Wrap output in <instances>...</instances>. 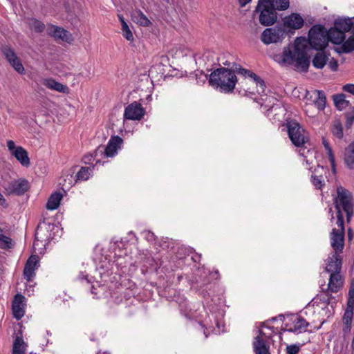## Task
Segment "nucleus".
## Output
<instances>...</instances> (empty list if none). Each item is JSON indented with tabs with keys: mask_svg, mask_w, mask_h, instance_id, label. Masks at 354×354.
<instances>
[{
	"mask_svg": "<svg viewBox=\"0 0 354 354\" xmlns=\"http://www.w3.org/2000/svg\"><path fill=\"white\" fill-rule=\"evenodd\" d=\"M246 76L252 79L254 82L256 83L258 87L257 92L259 93H262L265 92L266 84L265 82L261 78L258 77L254 73L250 70L247 71Z\"/></svg>",
	"mask_w": 354,
	"mask_h": 354,
	"instance_id": "obj_32",
	"label": "nucleus"
},
{
	"mask_svg": "<svg viewBox=\"0 0 354 354\" xmlns=\"http://www.w3.org/2000/svg\"><path fill=\"white\" fill-rule=\"evenodd\" d=\"M287 35L286 30L281 25L268 28L261 34V39L265 44L281 42Z\"/></svg>",
	"mask_w": 354,
	"mask_h": 354,
	"instance_id": "obj_6",
	"label": "nucleus"
},
{
	"mask_svg": "<svg viewBox=\"0 0 354 354\" xmlns=\"http://www.w3.org/2000/svg\"><path fill=\"white\" fill-rule=\"evenodd\" d=\"M351 346H352L353 351H354V336H353V339L352 340V345H351Z\"/></svg>",
	"mask_w": 354,
	"mask_h": 354,
	"instance_id": "obj_60",
	"label": "nucleus"
},
{
	"mask_svg": "<svg viewBox=\"0 0 354 354\" xmlns=\"http://www.w3.org/2000/svg\"><path fill=\"white\" fill-rule=\"evenodd\" d=\"M100 354H110V353L108 352V351H104V352H103L102 353H100Z\"/></svg>",
	"mask_w": 354,
	"mask_h": 354,
	"instance_id": "obj_62",
	"label": "nucleus"
},
{
	"mask_svg": "<svg viewBox=\"0 0 354 354\" xmlns=\"http://www.w3.org/2000/svg\"><path fill=\"white\" fill-rule=\"evenodd\" d=\"M20 164L26 167H29L30 162L27 151L22 147L19 146L12 154Z\"/></svg>",
	"mask_w": 354,
	"mask_h": 354,
	"instance_id": "obj_21",
	"label": "nucleus"
},
{
	"mask_svg": "<svg viewBox=\"0 0 354 354\" xmlns=\"http://www.w3.org/2000/svg\"><path fill=\"white\" fill-rule=\"evenodd\" d=\"M240 6L241 7L245 6L247 3L251 1V0H239Z\"/></svg>",
	"mask_w": 354,
	"mask_h": 354,
	"instance_id": "obj_56",
	"label": "nucleus"
},
{
	"mask_svg": "<svg viewBox=\"0 0 354 354\" xmlns=\"http://www.w3.org/2000/svg\"><path fill=\"white\" fill-rule=\"evenodd\" d=\"M344 162L350 169H354V142L345 149Z\"/></svg>",
	"mask_w": 354,
	"mask_h": 354,
	"instance_id": "obj_26",
	"label": "nucleus"
},
{
	"mask_svg": "<svg viewBox=\"0 0 354 354\" xmlns=\"http://www.w3.org/2000/svg\"><path fill=\"white\" fill-rule=\"evenodd\" d=\"M26 346L23 338L17 336L13 343L12 354H25Z\"/></svg>",
	"mask_w": 354,
	"mask_h": 354,
	"instance_id": "obj_31",
	"label": "nucleus"
},
{
	"mask_svg": "<svg viewBox=\"0 0 354 354\" xmlns=\"http://www.w3.org/2000/svg\"><path fill=\"white\" fill-rule=\"evenodd\" d=\"M335 206L337 210L335 217L333 216L332 209H329V213L331 214L330 222L333 223L339 216L344 220L342 209L345 212L346 219L349 221L353 214L354 206L351 192L342 187H337V196L335 198Z\"/></svg>",
	"mask_w": 354,
	"mask_h": 354,
	"instance_id": "obj_3",
	"label": "nucleus"
},
{
	"mask_svg": "<svg viewBox=\"0 0 354 354\" xmlns=\"http://www.w3.org/2000/svg\"><path fill=\"white\" fill-rule=\"evenodd\" d=\"M292 327L287 328L286 330L294 333H301L306 330V328L308 326V323L301 317H295L292 319Z\"/></svg>",
	"mask_w": 354,
	"mask_h": 354,
	"instance_id": "obj_23",
	"label": "nucleus"
},
{
	"mask_svg": "<svg viewBox=\"0 0 354 354\" xmlns=\"http://www.w3.org/2000/svg\"><path fill=\"white\" fill-rule=\"evenodd\" d=\"M347 234H348V239L349 240H352V239H353V230H352L351 228H349V229L348 230V232H347Z\"/></svg>",
	"mask_w": 354,
	"mask_h": 354,
	"instance_id": "obj_57",
	"label": "nucleus"
},
{
	"mask_svg": "<svg viewBox=\"0 0 354 354\" xmlns=\"http://www.w3.org/2000/svg\"><path fill=\"white\" fill-rule=\"evenodd\" d=\"M38 261V257L36 255H32L28 259L24 270V275L27 281H31L35 277Z\"/></svg>",
	"mask_w": 354,
	"mask_h": 354,
	"instance_id": "obj_17",
	"label": "nucleus"
},
{
	"mask_svg": "<svg viewBox=\"0 0 354 354\" xmlns=\"http://www.w3.org/2000/svg\"><path fill=\"white\" fill-rule=\"evenodd\" d=\"M118 18H119V20H120V21L121 23V26H123L124 24H127V23L125 21L124 18L123 17L122 15H118Z\"/></svg>",
	"mask_w": 354,
	"mask_h": 354,
	"instance_id": "obj_55",
	"label": "nucleus"
},
{
	"mask_svg": "<svg viewBox=\"0 0 354 354\" xmlns=\"http://www.w3.org/2000/svg\"><path fill=\"white\" fill-rule=\"evenodd\" d=\"M342 269V259L339 254H330L326 259L325 270L330 274L339 273Z\"/></svg>",
	"mask_w": 354,
	"mask_h": 354,
	"instance_id": "obj_14",
	"label": "nucleus"
},
{
	"mask_svg": "<svg viewBox=\"0 0 354 354\" xmlns=\"http://www.w3.org/2000/svg\"><path fill=\"white\" fill-rule=\"evenodd\" d=\"M48 35L55 39H60L64 41L70 43L73 41L72 35L66 30L55 26H50L48 30Z\"/></svg>",
	"mask_w": 354,
	"mask_h": 354,
	"instance_id": "obj_16",
	"label": "nucleus"
},
{
	"mask_svg": "<svg viewBox=\"0 0 354 354\" xmlns=\"http://www.w3.org/2000/svg\"><path fill=\"white\" fill-rule=\"evenodd\" d=\"M94 166L82 167L76 174V180L84 181L88 180L93 173Z\"/></svg>",
	"mask_w": 354,
	"mask_h": 354,
	"instance_id": "obj_30",
	"label": "nucleus"
},
{
	"mask_svg": "<svg viewBox=\"0 0 354 354\" xmlns=\"http://www.w3.org/2000/svg\"><path fill=\"white\" fill-rule=\"evenodd\" d=\"M208 82L212 87L221 92L228 93L234 91L237 77L234 71L221 67L211 73Z\"/></svg>",
	"mask_w": 354,
	"mask_h": 354,
	"instance_id": "obj_2",
	"label": "nucleus"
},
{
	"mask_svg": "<svg viewBox=\"0 0 354 354\" xmlns=\"http://www.w3.org/2000/svg\"><path fill=\"white\" fill-rule=\"evenodd\" d=\"M328 44L327 29L321 25L313 26L308 32V39L297 37L293 44L283 48L281 55L274 56V60L281 66L294 65L301 71H307L310 65L308 57V44L317 50H322Z\"/></svg>",
	"mask_w": 354,
	"mask_h": 354,
	"instance_id": "obj_1",
	"label": "nucleus"
},
{
	"mask_svg": "<svg viewBox=\"0 0 354 354\" xmlns=\"http://www.w3.org/2000/svg\"><path fill=\"white\" fill-rule=\"evenodd\" d=\"M39 234H40V232L37 230L35 233V242H34V245H38L37 242L38 241H42L41 239V237L39 236Z\"/></svg>",
	"mask_w": 354,
	"mask_h": 354,
	"instance_id": "obj_54",
	"label": "nucleus"
},
{
	"mask_svg": "<svg viewBox=\"0 0 354 354\" xmlns=\"http://www.w3.org/2000/svg\"><path fill=\"white\" fill-rule=\"evenodd\" d=\"M257 10L260 12L259 21L262 25L268 26L272 25L276 21L277 12L267 3H263V6H259V1Z\"/></svg>",
	"mask_w": 354,
	"mask_h": 354,
	"instance_id": "obj_9",
	"label": "nucleus"
},
{
	"mask_svg": "<svg viewBox=\"0 0 354 354\" xmlns=\"http://www.w3.org/2000/svg\"><path fill=\"white\" fill-rule=\"evenodd\" d=\"M97 156H95V151L93 153H88L83 156L82 162L86 165H90L94 161Z\"/></svg>",
	"mask_w": 354,
	"mask_h": 354,
	"instance_id": "obj_46",
	"label": "nucleus"
},
{
	"mask_svg": "<svg viewBox=\"0 0 354 354\" xmlns=\"http://www.w3.org/2000/svg\"><path fill=\"white\" fill-rule=\"evenodd\" d=\"M129 234H131V235H133L136 237V235H135L133 232L131 231V232H129Z\"/></svg>",
	"mask_w": 354,
	"mask_h": 354,
	"instance_id": "obj_61",
	"label": "nucleus"
},
{
	"mask_svg": "<svg viewBox=\"0 0 354 354\" xmlns=\"http://www.w3.org/2000/svg\"><path fill=\"white\" fill-rule=\"evenodd\" d=\"M322 144H323V145H324V148H325V149L326 151V153H327L328 160L330 161L333 172L335 173V171H336L335 160V156H334V154L333 153L332 149H331L329 143L327 142L326 140L323 139Z\"/></svg>",
	"mask_w": 354,
	"mask_h": 354,
	"instance_id": "obj_34",
	"label": "nucleus"
},
{
	"mask_svg": "<svg viewBox=\"0 0 354 354\" xmlns=\"http://www.w3.org/2000/svg\"><path fill=\"white\" fill-rule=\"evenodd\" d=\"M353 31V32L354 33V20L352 19V27H351V30Z\"/></svg>",
	"mask_w": 354,
	"mask_h": 354,
	"instance_id": "obj_59",
	"label": "nucleus"
},
{
	"mask_svg": "<svg viewBox=\"0 0 354 354\" xmlns=\"http://www.w3.org/2000/svg\"><path fill=\"white\" fill-rule=\"evenodd\" d=\"M349 297L347 301V307L354 308V289L351 288L348 292Z\"/></svg>",
	"mask_w": 354,
	"mask_h": 354,
	"instance_id": "obj_48",
	"label": "nucleus"
},
{
	"mask_svg": "<svg viewBox=\"0 0 354 354\" xmlns=\"http://www.w3.org/2000/svg\"><path fill=\"white\" fill-rule=\"evenodd\" d=\"M284 111L283 108L281 106L280 103L274 104L272 106H270L268 109V115L270 114L277 115L280 113H283Z\"/></svg>",
	"mask_w": 354,
	"mask_h": 354,
	"instance_id": "obj_44",
	"label": "nucleus"
},
{
	"mask_svg": "<svg viewBox=\"0 0 354 354\" xmlns=\"http://www.w3.org/2000/svg\"><path fill=\"white\" fill-rule=\"evenodd\" d=\"M145 237L148 241H153L154 240L155 235L153 232L150 231H146L145 232Z\"/></svg>",
	"mask_w": 354,
	"mask_h": 354,
	"instance_id": "obj_53",
	"label": "nucleus"
},
{
	"mask_svg": "<svg viewBox=\"0 0 354 354\" xmlns=\"http://www.w3.org/2000/svg\"><path fill=\"white\" fill-rule=\"evenodd\" d=\"M62 198V194L61 193L55 192L52 194L46 203V208L50 210L56 209L59 207Z\"/></svg>",
	"mask_w": 354,
	"mask_h": 354,
	"instance_id": "obj_29",
	"label": "nucleus"
},
{
	"mask_svg": "<svg viewBox=\"0 0 354 354\" xmlns=\"http://www.w3.org/2000/svg\"><path fill=\"white\" fill-rule=\"evenodd\" d=\"M247 69H245V68H239V74H241L244 76H246V73H247Z\"/></svg>",
	"mask_w": 354,
	"mask_h": 354,
	"instance_id": "obj_58",
	"label": "nucleus"
},
{
	"mask_svg": "<svg viewBox=\"0 0 354 354\" xmlns=\"http://www.w3.org/2000/svg\"><path fill=\"white\" fill-rule=\"evenodd\" d=\"M304 24V20L298 13H292L285 17L283 19V24H281L285 30L287 35L293 34L296 30L300 29Z\"/></svg>",
	"mask_w": 354,
	"mask_h": 354,
	"instance_id": "obj_10",
	"label": "nucleus"
},
{
	"mask_svg": "<svg viewBox=\"0 0 354 354\" xmlns=\"http://www.w3.org/2000/svg\"><path fill=\"white\" fill-rule=\"evenodd\" d=\"M12 66L19 73L23 74L24 73L25 69L21 64L20 59L18 58L15 59H12V62L10 63Z\"/></svg>",
	"mask_w": 354,
	"mask_h": 354,
	"instance_id": "obj_43",
	"label": "nucleus"
},
{
	"mask_svg": "<svg viewBox=\"0 0 354 354\" xmlns=\"http://www.w3.org/2000/svg\"><path fill=\"white\" fill-rule=\"evenodd\" d=\"M346 126H351L354 121V107H351L348 111L346 113Z\"/></svg>",
	"mask_w": 354,
	"mask_h": 354,
	"instance_id": "obj_45",
	"label": "nucleus"
},
{
	"mask_svg": "<svg viewBox=\"0 0 354 354\" xmlns=\"http://www.w3.org/2000/svg\"><path fill=\"white\" fill-rule=\"evenodd\" d=\"M328 60V55L324 51L318 52L314 57L312 62L316 68H323Z\"/></svg>",
	"mask_w": 354,
	"mask_h": 354,
	"instance_id": "obj_27",
	"label": "nucleus"
},
{
	"mask_svg": "<svg viewBox=\"0 0 354 354\" xmlns=\"http://www.w3.org/2000/svg\"><path fill=\"white\" fill-rule=\"evenodd\" d=\"M26 298L21 294H17L12 302V310L13 317L17 319H21L25 314Z\"/></svg>",
	"mask_w": 354,
	"mask_h": 354,
	"instance_id": "obj_12",
	"label": "nucleus"
},
{
	"mask_svg": "<svg viewBox=\"0 0 354 354\" xmlns=\"http://www.w3.org/2000/svg\"><path fill=\"white\" fill-rule=\"evenodd\" d=\"M317 95L316 100L314 101V104L315 106L319 110L324 109L326 106V97L325 93L322 91H315Z\"/></svg>",
	"mask_w": 354,
	"mask_h": 354,
	"instance_id": "obj_33",
	"label": "nucleus"
},
{
	"mask_svg": "<svg viewBox=\"0 0 354 354\" xmlns=\"http://www.w3.org/2000/svg\"><path fill=\"white\" fill-rule=\"evenodd\" d=\"M335 224L338 228H333L330 234V246L333 250L331 254H340L342 253L344 248V221L341 216L335 220Z\"/></svg>",
	"mask_w": 354,
	"mask_h": 354,
	"instance_id": "obj_4",
	"label": "nucleus"
},
{
	"mask_svg": "<svg viewBox=\"0 0 354 354\" xmlns=\"http://www.w3.org/2000/svg\"><path fill=\"white\" fill-rule=\"evenodd\" d=\"M333 101L339 110H342L348 106L349 102L346 100L344 94L341 93L333 96Z\"/></svg>",
	"mask_w": 354,
	"mask_h": 354,
	"instance_id": "obj_35",
	"label": "nucleus"
},
{
	"mask_svg": "<svg viewBox=\"0 0 354 354\" xmlns=\"http://www.w3.org/2000/svg\"><path fill=\"white\" fill-rule=\"evenodd\" d=\"M276 319H277V317H272L271 320L274 321Z\"/></svg>",
	"mask_w": 354,
	"mask_h": 354,
	"instance_id": "obj_64",
	"label": "nucleus"
},
{
	"mask_svg": "<svg viewBox=\"0 0 354 354\" xmlns=\"http://www.w3.org/2000/svg\"><path fill=\"white\" fill-rule=\"evenodd\" d=\"M330 292H328L327 288H322V291L315 297L312 302L313 305L321 306L322 308H324L329 305L330 299L333 298Z\"/></svg>",
	"mask_w": 354,
	"mask_h": 354,
	"instance_id": "obj_18",
	"label": "nucleus"
},
{
	"mask_svg": "<svg viewBox=\"0 0 354 354\" xmlns=\"http://www.w3.org/2000/svg\"><path fill=\"white\" fill-rule=\"evenodd\" d=\"M286 127L288 136L294 145L301 147L306 142L305 131L299 123L295 120H290L286 123Z\"/></svg>",
	"mask_w": 354,
	"mask_h": 354,
	"instance_id": "obj_5",
	"label": "nucleus"
},
{
	"mask_svg": "<svg viewBox=\"0 0 354 354\" xmlns=\"http://www.w3.org/2000/svg\"><path fill=\"white\" fill-rule=\"evenodd\" d=\"M122 32L123 37L128 41H133V35L130 30L128 24H124L123 26H122Z\"/></svg>",
	"mask_w": 354,
	"mask_h": 354,
	"instance_id": "obj_41",
	"label": "nucleus"
},
{
	"mask_svg": "<svg viewBox=\"0 0 354 354\" xmlns=\"http://www.w3.org/2000/svg\"><path fill=\"white\" fill-rule=\"evenodd\" d=\"M122 142L123 140L120 136H113L106 147L100 146L95 149V156L104 155L105 157H113L118 153V150L121 148Z\"/></svg>",
	"mask_w": 354,
	"mask_h": 354,
	"instance_id": "obj_8",
	"label": "nucleus"
},
{
	"mask_svg": "<svg viewBox=\"0 0 354 354\" xmlns=\"http://www.w3.org/2000/svg\"><path fill=\"white\" fill-rule=\"evenodd\" d=\"M145 111L142 104L138 102H133L125 107L124 119L128 120H140L145 115Z\"/></svg>",
	"mask_w": 354,
	"mask_h": 354,
	"instance_id": "obj_11",
	"label": "nucleus"
},
{
	"mask_svg": "<svg viewBox=\"0 0 354 354\" xmlns=\"http://www.w3.org/2000/svg\"><path fill=\"white\" fill-rule=\"evenodd\" d=\"M354 50V36L348 38L340 47L339 53H350Z\"/></svg>",
	"mask_w": 354,
	"mask_h": 354,
	"instance_id": "obj_36",
	"label": "nucleus"
},
{
	"mask_svg": "<svg viewBox=\"0 0 354 354\" xmlns=\"http://www.w3.org/2000/svg\"><path fill=\"white\" fill-rule=\"evenodd\" d=\"M279 317L280 318V319H281L283 317V315H279Z\"/></svg>",
	"mask_w": 354,
	"mask_h": 354,
	"instance_id": "obj_63",
	"label": "nucleus"
},
{
	"mask_svg": "<svg viewBox=\"0 0 354 354\" xmlns=\"http://www.w3.org/2000/svg\"><path fill=\"white\" fill-rule=\"evenodd\" d=\"M327 36L328 37V42L330 41L335 44H340L345 39V33L342 30L337 28H330L327 30Z\"/></svg>",
	"mask_w": 354,
	"mask_h": 354,
	"instance_id": "obj_20",
	"label": "nucleus"
},
{
	"mask_svg": "<svg viewBox=\"0 0 354 354\" xmlns=\"http://www.w3.org/2000/svg\"><path fill=\"white\" fill-rule=\"evenodd\" d=\"M263 3H267L270 7L275 11L285 10L289 7V0H259V6H263Z\"/></svg>",
	"mask_w": 354,
	"mask_h": 354,
	"instance_id": "obj_22",
	"label": "nucleus"
},
{
	"mask_svg": "<svg viewBox=\"0 0 354 354\" xmlns=\"http://www.w3.org/2000/svg\"><path fill=\"white\" fill-rule=\"evenodd\" d=\"M7 147L11 154H12V152L15 151L17 147H16L15 142L11 140L7 141Z\"/></svg>",
	"mask_w": 354,
	"mask_h": 354,
	"instance_id": "obj_51",
	"label": "nucleus"
},
{
	"mask_svg": "<svg viewBox=\"0 0 354 354\" xmlns=\"http://www.w3.org/2000/svg\"><path fill=\"white\" fill-rule=\"evenodd\" d=\"M11 246L12 239L3 234H0V248L3 249H8L10 248Z\"/></svg>",
	"mask_w": 354,
	"mask_h": 354,
	"instance_id": "obj_38",
	"label": "nucleus"
},
{
	"mask_svg": "<svg viewBox=\"0 0 354 354\" xmlns=\"http://www.w3.org/2000/svg\"><path fill=\"white\" fill-rule=\"evenodd\" d=\"M352 19L339 18L335 21V26L333 28L342 30L344 33L351 30Z\"/></svg>",
	"mask_w": 354,
	"mask_h": 354,
	"instance_id": "obj_28",
	"label": "nucleus"
},
{
	"mask_svg": "<svg viewBox=\"0 0 354 354\" xmlns=\"http://www.w3.org/2000/svg\"><path fill=\"white\" fill-rule=\"evenodd\" d=\"M344 286V278L341 273H333L329 276L327 290L333 293L339 292Z\"/></svg>",
	"mask_w": 354,
	"mask_h": 354,
	"instance_id": "obj_15",
	"label": "nucleus"
},
{
	"mask_svg": "<svg viewBox=\"0 0 354 354\" xmlns=\"http://www.w3.org/2000/svg\"><path fill=\"white\" fill-rule=\"evenodd\" d=\"M131 19L135 23L141 26L148 27L151 24V21L140 10L133 11Z\"/></svg>",
	"mask_w": 354,
	"mask_h": 354,
	"instance_id": "obj_24",
	"label": "nucleus"
},
{
	"mask_svg": "<svg viewBox=\"0 0 354 354\" xmlns=\"http://www.w3.org/2000/svg\"><path fill=\"white\" fill-rule=\"evenodd\" d=\"M332 132L337 138L340 139L343 137L342 127L339 122H337L333 124Z\"/></svg>",
	"mask_w": 354,
	"mask_h": 354,
	"instance_id": "obj_40",
	"label": "nucleus"
},
{
	"mask_svg": "<svg viewBox=\"0 0 354 354\" xmlns=\"http://www.w3.org/2000/svg\"><path fill=\"white\" fill-rule=\"evenodd\" d=\"M267 327L266 323L263 322L261 325V328ZM268 328L272 330V333L266 334L262 328L259 330V335L254 338L253 342V350L254 354H270L269 346L266 344V339L271 338L273 331V327H268Z\"/></svg>",
	"mask_w": 354,
	"mask_h": 354,
	"instance_id": "obj_7",
	"label": "nucleus"
},
{
	"mask_svg": "<svg viewBox=\"0 0 354 354\" xmlns=\"http://www.w3.org/2000/svg\"><path fill=\"white\" fill-rule=\"evenodd\" d=\"M342 90L344 92L349 93L354 95V84H346L343 86Z\"/></svg>",
	"mask_w": 354,
	"mask_h": 354,
	"instance_id": "obj_49",
	"label": "nucleus"
},
{
	"mask_svg": "<svg viewBox=\"0 0 354 354\" xmlns=\"http://www.w3.org/2000/svg\"><path fill=\"white\" fill-rule=\"evenodd\" d=\"M311 182L313 185L319 189H322L323 186L324 185V181L322 178V176H317L312 175L311 176Z\"/></svg>",
	"mask_w": 354,
	"mask_h": 354,
	"instance_id": "obj_42",
	"label": "nucleus"
},
{
	"mask_svg": "<svg viewBox=\"0 0 354 354\" xmlns=\"http://www.w3.org/2000/svg\"><path fill=\"white\" fill-rule=\"evenodd\" d=\"M44 84L48 88L58 91L59 93L68 94L70 92V89L66 85L62 84L53 78H48L44 80Z\"/></svg>",
	"mask_w": 354,
	"mask_h": 354,
	"instance_id": "obj_19",
	"label": "nucleus"
},
{
	"mask_svg": "<svg viewBox=\"0 0 354 354\" xmlns=\"http://www.w3.org/2000/svg\"><path fill=\"white\" fill-rule=\"evenodd\" d=\"M28 189V182L24 179L14 180L6 188L8 194L22 195Z\"/></svg>",
	"mask_w": 354,
	"mask_h": 354,
	"instance_id": "obj_13",
	"label": "nucleus"
},
{
	"mask_svg": "<svg viewBox=\"0 0 354 354\" xmlns=\"http://www.w3.org/2000/svg\"><path fill=\"white\" fill-rule=\"evenodd\" d=\"M29 27L36 32H42L45 29L44 24L35 19H32L29 21Z\"/></svg>",
	"mask_w": 354,
	"mask_h": 354,
	"instance_id": "obj_37",
	"label": "nucleus"
},
{
	"mask_svg": "<svg viewBox=\"0 0 354 354\" xmlns=\"http://www.w3.org/2000/svg\"><path fill=\"white\" fill-rule=\"evenodd\" d=\"M300 350V346L297 344L288 345L286 346L287 354H297Z\"/></svg>",
	"mask_w": 354,
	"mask_h": 354,
	"instance_id": "obj_47",
	"label": "nucleus"
},
{
	"mask_svg": "<svg viewBox=\"0 0 354 354\" xmlns=\"http://www.w3.org/2000/svg\"><path fill=\"white\" fill-rule=\"evenodd\" d=\"M0 206H2L4 208H7L8 207V204L6 203V201L3 196V194L0 192Z\"/></svg>",
	"mask_w": 354,
	"mask_h": 354,
	"instance_id": "obj_52",
	"label": "nucleus"
},
{
	"mask_svg": "<svg viewBox=\"0 0 354 354\" xmlns=\"http://www.w3.org/2000/svg\"><path fill=\"white\" fill-rule=\"evenodd\" d=\"M353 316V308L346 307L343 317V333L344 335H348L351 330V323Z\"/></svg>",
	"mask_w": 354,
	"mask_h": 354,
	"instance_id": "obj_25",
	"label": "nucleus"
},
{
	"mask_svg": "<svg viewBox=\"0 0 354 354\" xmlns=\"http://www.w3.org/2000/svg\"><path fill=\"white\" fill-rule=\"evenodd\" d=\"M328 66L333 71H336L338 68L337 61L334 58L330 59L328 62Z\"/></svg>",
	"mask_w": 354,
	"mask_h": 354,
	"instance_id": "obj_50",
	"label": "nucleus"
},
{
	"mask_svg": "<svg viewBox=\"0 0 354 354\" xmlns=\"http://www.w3.org/2000/svg\"><path fill=\"white\" fill-rule=\"evenodd\" d=\"M3 53L9 63L12 62V59L18 58L14 50L9 47H4L3 48Z\"/></svg>",
	"mask_w": 354,
	"mask_h": 354,
	"instance_id": "obj_39",
	"label": "nucleus"
}]
</instances>
